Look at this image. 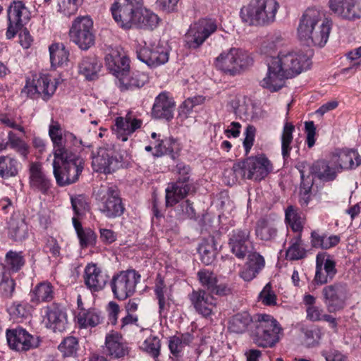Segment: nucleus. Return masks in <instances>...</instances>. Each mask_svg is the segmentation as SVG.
<instances>
[{"instance_id":"f257e3e1","label":"nucleus","mask_w":361,"mask_h":361,"mask_svg":"<svg viewBox=\"0 0 361 361\" xmlns=\"http://www.w3.org/2000/svg\"><path fill=\"white\" fill-rule=\"evenodd\" d=\"M310 51L305 52L281 51L276 57L267 59L268 71L266 76L260 82L262 87L271 92H277L285 83V79L291 78L307 70L311 65Z\"/></svg>"},{"instance_id":"f03ea898","label":"nucleus","mask_w":361,"mask_h":361,"mask_svg":"<svg viewBox=\"0 0 361 361\" xmlns=\"http://www.w3.org/2000/svg\"><path fill=\"white\" fill-rule=\"evenodd\" d=\"M332 28V20L324 18L316 8H307L300 19L298 37L307 46L323 47L327 42Z\"/></svg>"},{"instance_id":"7ed1b4c3","label":"nucleus","mask_w":361,"mask_h":361,"mask_svg":"<svg viewBox=\"0 0 361 361\" xmlns=\"http://www.w3.org/2000/svg\"><path fill=\"white\" fill-rule=\"evenodd\" d=\"M279 7L276 0H251L240 9V16L250 26H267L275 21Z\"/></svg>"},{"instance_id":"20e7f679","label":"nucleus","mask_w":361,"mask_h":361,"mask_svg":"<svg viewBox=\"0 0 361 361\" xmlns=\"http://www.w3.org/2000/svg\"><path fill=\"white\" fill-rule=\"evenodd\" d=\"M250 336L259 347L272 348L283 336V329L271 315L257 314Z\"/></svg>"},{"instance_id":"39448f33","label":"nucleus","mask_w":361,"mask_h":361,"mask_svg":"<svg viewBox=\"0 0 361 361\" xmlns=\"http://www.w3.org/2000/svg\"><path fill=\"white\" fill-rule=\"evenodd\" d=\"M83 160L72 151L54 158L53 173L58 185L63 187L75 183L83 170Z\"/></svg>"},{"instance_id":"423d86ee","label":"nucleus","mask_w":361,"mask_h":361,"mask_svg":"<svg viewBox=\"0 0 361 361\" xmlns=\"http://www.w3.org/2000/svg\"><path fill=\"white\" fill-rule=\"evenodd\" d=\"M272 169L270 161L264 156L250 157L235 163L232 171L235 178H247L259 181L264 179Z\"/></svg>"},{"instance_id":"0eeeda50","label":"nucleus","mask_w":361,"mask_h":361,"mask_svg":"<svg viewBox=\"0 0 361 361\" xmlns=\"http://www.w3.org/2000/svg\"><path fill=\"white\" fill-rule=\"evenodd\" d=\"M176 168L178 177L176 182L169 183L166 188V207H172L188 194L195 192L194 185L190 182V166L179 162Z\"/></svg>"},{"instance_id":"6e6552de","label":"nucleus","mask_w":361,"mask_h":361,"mask_svg":"<svg viewBox=\"0 0 361 361\" xmlns=\"http://www.w3.org/2000/svg\"><path fill=\"white\" fill-rule=\"evenodd\" d=\"M252 62L247 52L238 48H231L221 52L214 61L217 69L226 75L234 76L240 73Z\"/></svg>"},{"instance_id":"1a4fd4ad","label":"nucleus","mask_w":361,"mask_h":361,"mask_svg":"<svg viewBox=\"0 0 361 361\" xmlns=\"http://www.w3.org/2000/svg\"><path fill=\"white\" fill-rule=\"evenodd\" d=\"M322 297L328 312H340L345 308L349 297L348 286L343 281L326 285L322 288Z\"/></svg>"},{"instance_id":"9d476101","label":"nucleus","mask_w":361,"mask_h":361,"mask_svg":"<svg viewBox=\"0 0 361 361\" xmlns=\"http://www.w3.org/2000/svg\"><path fill=\"white\" fill-rule=\"evenodd\" d=\"M71 39L80 49L87 50L94 44L95 35L93 28V20L88 16L76 18L69 31Z\"/></svg>"},{"instance_id":"9b49d317","label":"nucleus","mask_w":361,"mask_h":361,"mask_svg":"<svg viewBox=\"0 0 361 361\" xmlns=\"http://www.w3.org/2000/svg\"><path fill=\"white\" fill-rule=\"evenodd\" d=\"M142 6V0H119L112 5L111 11L117 24L129 29L135 25Z\"/></svg>"},{"instance_id":"f8f14e48","label":"nucleus","mask_w":361,"mask_h":361,"mask_svg":"<svg viewBox=\"0 0 361 361\" xmlns=\"http://www.w3.org/2000/svg\"><path fill=\"white\" fill-rule=\"evenodd\" d=\"M140 275L134 269L121 271L113 276L111 287L114 296L120 300L130 297L135 291Z\"/></svg>"},{"instance_id":"ddd939ff","label":"nucleus","mask_w":361,"mask_h":361,"mask_svg":"<svg viewBox=\"0 0 361 361\" xmlns=\"http://www.w3.org/2000/svg\"><path fill=\"white\" fill-rule=\"evenodd\" d=\"M99 211L107 218L114 219L121 216L124 207L116 187H103L98 193Z\"/></svg>"},{"instance_id":"4468645a","label":"nucleus","mask_w":361,"mask_h":361,"mask_svg":"<svg viewBox=\"0 0 361 361\" xmlns=\"http://www.w3.org/2000/svg\"><path fill=\"white\" fill-rule=\"evenodd\" d=\"M217 25L212 19L202 18L190 25L185 35V42L190 49L199 48L205 40L216 32Z\"/></svg>"},{"instance_id":"2eb2a0df","label":"nucleus","mask_w":361,"mask_h":361,"mask_svg":"<svg viewBox=\"0 0 361 361\" xmlns=\"http://www.w3.org/2000/svg\"><path fill=\"white\" fill-rule=\"evenodd\" d=\"M7 39H11L23 28L30 19V12L22 1H13L7 10Z\"/></svg>"},{"instance_id":"dca6fc26","label":"nucleus","mask_w":361,"mask_h":361,"mask_svg":"<svg viewBox=\"0 0 361 361\" xmlns=\"http://www.w3.org/2000/svg\"><path fill=\"white\" fill-rule=\"evenodd\" d=\"M137 59L150 68H156L166 63L169 61V51L167 47L160 42L149 43L145 45L139 44L136 47Z\"/></svg>"},{"instance_id":"f3484780","label":"nucleus","mask_w":361,"mask_h":361,"mask_svg":"<svg viewBox=\"0 0 361 361\" xmlns=\"http://www.w3.org/2000/svg\"><path fill=\"white\" fill-rule=\"evenodd\" d=\"M92 167L96 172L112 173L121 165L118 155L113 147H102L92 152Z\"/></svg>"},{"instance_id":"a211bd4d","label":"nucleus","mask_w":361,"mask_h":361,"mask_svg":"<svg viewBox=\"0 0 361 361\" xmlns=\"http://www.w3.org/2000/svg\"><path fill=\"white\" fill-rule=\"evenodd\" d=\"M56 89L50 76L46 74L34 75L31 80H27L25 86L21 91L31 98H36L41 95L44 100H48L54 94Z\"/></svg>"},{"instance_id":"6ab92c4d","label":"nucleus","mask_w":361,"mask_h":361,"mask_svg":"<svg viewBox=\"0 0 361 361\" xmlns=\"http://www.w3.org/2000/svg\"><path fill=\"white\" fill-rule=\"evenodd\" d=\"M6 339L9 347L19 352L27 351L39 345V341L23 328L6 331Z\"/></svg>"},{"instance_id":"aec40b11","label":"nucleus","mask_w":361,"mask_h":361,"mask_svg":"<svg viewBox=\"0 0 361 361\" xmlns=\"http://www.w3.org/2000/svg\"><path fill=\"white\" fill-rule=\"evenodd\" d=\"M336 273L335 261L326 253H318L314 283L318 286L326 284L333 280Z\"/></svg>"},{"instance_id":"412c9836","label":"nucleus","mask_w":361,"mask_h":361,"mask_svg":"<svg viewBox=\"0 0 361 361\" xmlns=\"http://www.w3.org/2000/svg\"><path fill=\"white\" fill-rule=\"evenodd\" d=\"M250 231L248 228H237L229 234L228 245L231 252L238 259H244L252 247Z\"/></svg>"},{"instance_id":"4be33fe9","label":"nucleus","mask_w":361,"mask_h":361,"mask_svg":"<svg viewBox=\"0 0 361 361\" xmlns=\"http://www.w3.org/2000/svg\"><path fill=\"white\" fill-rule=\"evenodd\" d=\"M189 299L195 311L203 317L208 318L214 314L216 302L210 293L203 289L192 290Z\"/></svg>"},{"instance_id":"5701e85b","label":"nucleus","mask_w":361,"mask_h":361,"mask_svg":"<svg viewBox=\"0 0 361 361\" xmlns=\"http://www.w3.org/2000/svg\"><path fill=\"white\" fill-rule=\"evenodd\" d=\"M109 278L107 273L96 264H87L85 268L84 282L91 292L102 290L105 287Z\"/></svg>"},{"instance_id":"b1692460","label":"nucleus","mask_w":361,"mask_h":361,"mask_svg":"<svg viewBox=\"0 0 361 361\" xmlns=\"http://www.w3.org/2000/svg\"><path fill=\"white\" fill-rule=\"evenodd\" d=\"M175 102L167 92H161L154 100L152 110V116L170 121L173 117Z\"/></svg>"},{"instance_id":"393cba45","label":"nucleus","mask_w":361,"mask_h":361,"mask_svg":"<svg viewBox=\"0 0 361 361\" xmlns=\"http://www.w3.org/2000/svg\"><path fill=\"white\" fill-rule=\"evenodd\" d=\"M105 62L107 68L116 77L130 71L129 58L118 49L111 50L105 56Z\"/></svg>"},{"instance_id":"a878e982","label":"nucleus","mask_w":361,"mask_h":361,"mask_svg":"<svg viewBox=\"0 0 361 361\" xmlns=\"http://www.w3.org/2000/svg\"><path fill=\"white\" fill-rule=\"evenodd\" d=\"M329 6L335 15L342 18L352 20L360 17L355 0H329Z\"/></svg>"},{"instance_id":"bb28decb","label":"nucleus","mask_w":361,"mask_h":361,"mask_svg":"<svg viewBox=\"0 0 361 361\" xmlns=\"http://www.w3.org/2000/svg\"><path fill=\"white\" fill-rule=\"evenodd\" d=\"M48 133L52 142L54 158L61 157L64 153L71 151L66 146V140L63 137L61 126L58 121L51 120Z\"/></svg>"},{"instance_id":"cd10ccee","label":"nucleus","mask_w":361,"mask_h":361,"mask_svg":"<svg viewBox=\"0 0 361 361\" xmlns=\"http://www.w3.org/2000/svg\"><path fill=\"white\" fill-rule=\"evenodd\" d=\"M310 174L323 182L334 180L337 173H340L335 164H330L325 160H318L314 162L312 166H307Z\"/></svg>"},{"instance_id":"c85d7f7f","label":"nucleus","mask_w":361,"mask_h":361,"mask_svg":"<svg viewBox=\"0 0 361 361\" xmlns=\"http://www.w3.org/2000/svg\"><path fill=\"white\" fill-rule=\"evenodd\" d=\"M104 350L107 355L114 359H119L128 354V348L118 333L106 335Z\"/></svg>"},{"instance_id":"c756f323","label":"nucleus","mask_w":361,"mask_h":361,"mask_svg":"<svg viewBox=\"0 0 361 361\" xmlns=\"http://www.w3.org/2000/svg\"><path fill=\"white\" fill-rule=\"evenodd\" d=\"M142 125V121L137 118H133L130 114L124 117H118L116 118V128L114 129L116 136L123 142L128 139V136L133 134Z\"/></svg>"},{"instance_id":"7c9ffc66","label":"nucleus","mask_w":361,"mask_h":361,"mask_svg":"<svg viewBox=\"0 0 361 361\" xmlns=\"http://www.w3.org/2000/svg\"><path fill=\"white\" fill-rule=\"evenodd\" d=\"M30 184L32 189L42 194H47L51 183L50 180L42 171V166L38 163H32L30 166Z\"/></svg>"},{"instance_id":"2f4dec72","label":"nucleus","mask_w":361,"mask_h":361,"mask_svg":"<svg viewBox=\"0 0 361 361\" xmlns=\"http://www.w3.org/2000/svg\"><path fill=\"white\" fill-rule=\"evenodd\" d=\"M335 166L341 171L343 169H352L361 164V157L354 149H343L334 156Z\"/></svg>"},{"instance_id":"473e14b6","label":"nucleus","mask_w":361,"mask_h":361,"mask_svg":"<svg viewBox=\"0 0 361 361\" xmlns=\"http://www.w3.org/2000/svg\"><path fill=\"white\" fill-rule=\"evenodd\" d=\"M116 85L121 91L132 90L142 87L147 80V76L139 72L130 75L129 71L125 74L118 75Z\"/></svg>"},{"instance_id":"72a5a7b5","label":"nucleus","mask_w":361,"mask_h":361,"mask_svg":"<svg viewBox=\"0 0 361 361\" xmlns=\"http://www.w3.org/2000/svg\"><path fill=\"white\" fill-rule=\"evenodd\" d=\"M8 224V235L13 240L21 241L27 237L28 227L20 214H13Z\"/></svg>"},{"instance_id":"f704fd0d","label":"nucleus","mask_w":361,"mask_h":361,"mask_svg":"<svg viewBox=\"0 0 361 361\" xmlns=\"http://www.w3.org/2000/svg\"><path fill=\"white\" fill-rule=\"evenodd\" d=\"M102 68V63L95 56L83 57L78 63V72L88 80H94L98 78Z\"/></svg>"},{"instance_id":"c9c22d12","label":"nucleus","mask_w":361,"mask_h":361,"mask_svg":"<svg viewBox=\"0 0 361 361\" xmlns=\"http://www.w3.org/2000/svg\"><path fill=\"white\" fill-rule=\"evenodd\" d=\"M46 317L48 324L54 331L61 332L66 328V313L59 306L52 305L46 308Z\"/></svg>"},{"instance_id":"e433bc0d","label":"nucleus","mask_w":361,"mask_h":361,"mask_svg":"<svg viewBox=\"0 0 361 361\" xmlns=\"http://www.w3.org/2000/svg\"><path fill=\"white\" fill-rule=\"evenodd\" d=\"M254 322L248 312L238 313L230 319L228 329L232 332L243 334L247 330L251 324L253 325Z\"/></svg>"},{"instance_id":"4c0bfd02","label":"nucleus","mask_w":361,"mask_h":361,"mask_svg":"<svg viewBox=\"0 0 361 361\" xmlns=\"http://www.w3.org/2000/svg\"><path fill=\"white\" fill-rule=\"evenodd\" d=\"M216 250L214 237L204 239L197 249L202 262L206 265L211 264L216 257Z\"/></svg>"},{"instance_id":"58836bf2","label":"nucleus","mask_w":361,"mask_h":361,"mask_svg":"<svg viewBox=\"0 0 361 361\" xmlns=\"http://www.w3.org/2000/svg\"><path fill=\"white\" fill-rule=\"evenodd\" d=\"M340 240L341 238L337 235L327 236L315 231L311 233V245L314 248L328 250L337 245Z\"/></svg>"},{"instance_id":"ea45409f","label":"nucleus","mask_w":361,"mask_h":361,"mask_svg":"<svg viewBox=\"0 0 361 361\" xmlns=\"http://www.w3.org/2000/svg\"><path fill=\"white\" fill-rule=\"evenodd\" d=\"M30 298V301L35 304L51 301L54 298L52 286L47 282L39 283L32 290Z\"/></svg>"},{"instance_id":"a19ab883","label":"nucleus","mask_w":361,"mask_h":361,"mask_svg":"<svg viewBox=\"0 0 361 361\" xmlns=\"http://www.w3.org/2000/svg\"><path fill=\"white\" fill-rule=\"evenodd\" d=\"M78 324L83 328L94 327L101 323L102 317L94 309H82L77 315Z\"/></svg>"},{"instance_id":"79ce46f5","label":"nucleus","mask_w":361,"mask_h":361,"mask_svg":"<svg viewBox=\"0 0 361 361\" xmlns=\"http://www.w3.org/2000/svg\"><path fill=\"white\" fill-rule=\"evenodd\" d=\"M192 341L190 334H182L180 336H173L169 338V348L171 353L176 358L182 356L183 348L189 345Z\"/></svg>"},{"instance_id":"37998d69","label":"nucleus","mask_w":361,"mask_h":361,"mask_svg":"<svg viewBox=\"0 0 361 361\" xmlns=\"http://www.w3.org/2000/svg\"><path fill=\"white\" fill-rule=\"evenodd\" d=\"M50 61L51 66H62L68 61L69 52L63 44H52L49 48Z\"/></svg>"},{"instance_id":"c03bdc74","label":"nucleus","mask_w":361,"mask_h":361,"mask_svg":"<svg viewBox=\"0 0 361 361\" xmlns=\"http://www.w3.org/2000/svg\"><path fill=\"white\" fill-rule=\"evenodd\" d=\"M159 22V16L154 13L149 11L139 10V15L137 17L135 26L140 28L153 30L157 27Z\"/></svg>"},{"instance_id":"a18cd8bd","label":"nucleus","mask_w":361,"mask_h":361,"mask_svg":"<svg viewBox=\"0 0 361 361\" xmlns=\"http://www.w3.org/2000/svg\"><path fill=\"white\" fill-rule=\"evenodd\" d=\"M5 266L10 272H18L25 265V259L22 252L9 250L5 256Z\"/></svg>"},{"instance_id":"49530a36","label":"nucleus","mask_w":361,"mask_h":361,"mask_svg":"<svg viewBox=\"0 0 361 361\" xmlns=\"http://www.w3.org/2000/svg\"><path fill=\"white\" fill-rule=\"evenodd\" d=\"M294 130L295 126L291 123H285L281 135V154L284 159H288L290 156V152L292 149L290 144L293 142Z\"/></svg>"},{"instance_id":"de8ad7c7","label":"nucleus","mask_w":361,"mask_h":361,"mask_svg":"<svg viewBox=\"0 0 361 361\" xmlns=\"http://www.w3.org/2000/svg\"><path fill=\"white\" fill-rule=\"evenodd\" d=\"M290 246L286 250V258L290 260H299L306 257V250L303 247L301 236L298 235L293 238Z\"/></svg>"},{"instance_id":"09e8293b","label":"nucleus","mask_w":361,"mask_h":361,"mask_svg":"<svg viewBox=\"0 0 361 361\" xmlns=\"http://www.w3.org/2000/svg\"><path fill=\"white\" fill-rule=\"evenodd\" d=\"M18 173V161L8 156L0 157V177L9 178Z\"/></svg>"},{"instance_id":"8fccbe9b","label":"nucleus","mask_w":361,"mask_h":361,"mask_svg":"<svg viewBox=\"0 0 361 361\" xmlns=\"http://www.w3.org/2000/svg\"><path fill=\"white\" fill-rule=\"evenodd\" d=\"M63 357H74L79 349L78 340L75 336H67L58 346Z\"/></svg>"},{"instance_id":"3c124183","label":"nucleus","mask_w":361,"mask_h":361,"mask_svg":"<svg viewBox=\"0 0 361 361\" xmlns=\"http://www.w3.org/2000/svg\"><path fill=\"white\" fill-rule=\"evenodd\" d=\"M256 235L262 240H270L276 235V229L266 219L258 221L256 227Z\"/></svg>"},{"instance_id":"603ef678","label":"nucleus","mask_w":361,"mask_h":361,"mask_svg":"<svg viewBox=\"0 0 361 361\" xmlns=\"http://www.w3.org/2000/svg\"><path fill=\"white\" fill-rule=\"evenodd\" d=\"M140 348L157 360L160 355L161 341L158 336L152 335L144 341Z\"/></svg>"},{"instance_id":"864d4df0","label":"nucleus","mask_w":361,"mask_h":361,"mask_svg":"<svg viewBox=\"0 0 361 361\" xmlns=\"http://www.w3.org/2000/svg\"><path fill=\"white\" fill-rule=\"evenodd\" d=\"M6 145L23 157H26L29 153V147L27 143L13 131L8 132Z\"/></svg>"},{"instance_id":"5fc2aeb1","label":"nucleus","mask_w":361,"mask_h":361,"mask_svg":"<svg viewBox=\"0 0 361 361\" xmlns=\"http://www.w3.org/2000/svg\"><path fill=\"white\" fill-rule=\"evenodd\" d=\"M286 221L295 232H300L303 228V219L293 206H288L286 210Z\"/></svg>"},{"instance_id":"6e6d98bb","label":"nucleus","mask_w":361,"mask_h":361,"mask_svg":"<svg viewBox=\"0 0 361 361\" xmlns=\"http://www.w3.org/2000/svg\"><path fill=\"white\" fill-rule=\"evenodd\" d=\"M307 166L308 165L305 161L299 162L296 165V169L299 171L301 178L300 191L305 196L309 195L313 185V178L310 177L311 175L310 173L307 176L305 175V169Z\"/></svg>"},{"instance_id":"4d7b16f0","label":"nucleus","mask_w":361,"mask_h":361,"mask_svg":"<svg viewBox=\"0 0 361 361\" xmlns=\"http://www.w3.org/2000/svg\"><path fill=\"white\" fill-rule=\"evenodd\" d=\"M197 279L204 288L209 293H211L216 283H218L216 275L212 271L208 269H202L197 272Z\"/></svg>"},{"instance_id":"13d9d810","label":"nucleus","mask_w":361,"mask_h":361,"mask_svg":"<svg viewBox=\"0 0 361 361\" xmlns=\"http://www.w3.org/2000/svg\"><path fill=\"white\" fill-rule=\"evenodd\" d=\"M83 0H59L58 11L66 16L75 14Z\"/></svg>"},{"instance_id":"bf43d9fd","label":"nucleus","mask_w":361,"mask_h":361,"mask_svg":"<svg viewBox=\"0 0 361 361\" xmlns=\"http://www.w3.org/2000/svg\"><path fill=\"white\" fill-rule=\"evenodd\" d=\"M80 245L82 248L94 247L97 243V235L91 228H85L78 232Z\"/></svg>"},{"instance_id":"052dcab7","label":"nucleus","mask_w":361,"mask_h":361,"mask_svg":"<svg viewBox=\"0 0 361 361\" xmlns=\"http://www.w3.org/2000/svg\"><path fill=\"white\" fill-rule=\"evenodd\" d=\"M258 298L264 305L273 306L276 305L277 296L272 290L271 283H268L265 285L262 290L259 293Z\"/></svg>"},{"instance_id":"680f3d73","label":"nucleus","mask_w":361,"mask_h":361,"mask_svg":"<svg viewBox=\"0 0 361 361\" xmlns=\"http://www.w3.org/2000/svg\"><path fill=\"white\" fill-rule=\"evenodd\" d=\"M246 264L257 274L262 270L265 265L264 257L257 252L248 253Z\"/></svg>"},{"instance_id":"e2e57ef3","label":"nucleus","mask_w":361,"mask_h":361,"mask_svg":"<svg viewBox=\"0 0 361 361\" xmlns=\"http://www.w3.org/2000/svg\"><path fill=\"white\" fill-rule=\"evenodd\" d=\"M0 291L3 297L11 298L15 290L16 283L11 277L9 274L8 276L0 280Z\"/></svg>"},{"instance_id":"0e129e2a","label":"nucleus","mask_w":361,"mask_h":361,"mask_svg":"<svg viewBox=\"0 0 361 361\" xmlns=\"http://www.w3.org/2000/svg\"><path fill=\"white\" fill-rule=\"evenodd\" d=\"M175 142L171 139H166L159 140V142L155 145L156 156H161L163 154H171V157L174 159L173 150Z\"/></svg>"},{"instance_id":"69168bd1","label":"nucleus","mask_w":361,"mask_h":361,"mask_svg":"<svg viewBox=\"0 0 361 361\" xmlns=\"http://www.w3.org/2000/svg\"><path fill=\"white\" fill-rule=\"evenodd\" d=\"M71 204L76 215L82 214L88 207L85 197L81 195L71 197Z\"/></svg>"},{"instance_id":"338daca9","label":"nucleus","mask_w":361,"mask_h":361,"mask_svg":"<svg viewBox=\"0 0 361 361\" xmlns=\"http://www.w3.org/2000/svg\"><path fill=\"white\" fill-rule=\"evenodd\" d=\"M256 128L252 125H248L245 132V139L243 140V147L245 149L246 153H248L252 148L255 137Z\"/></svg>"},{"instance_id":"774afa93","label":"nucleus","mask_w":361,"mask_h":361,"mask_svg":"<svg viewBox=\"0 0 361 361\" xmlns=\"http://www.w3.org/2000/svg\"><path fill=\"white\" fill-rule=\"evenodd\" d=\"M44 248L46 252H49L53 257L57 258L61 255V246L54 238H47Z\"/></svg>"}]
</instances>
